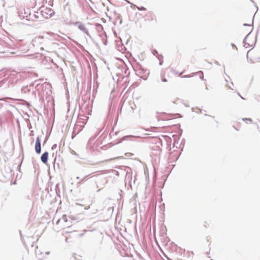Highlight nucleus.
I'll return each mask as SVG.
<instances>
[{
  "label": "nucleus",
  "mask_w": 260,
  "mask_h": 260,
  "mask_svg": "<svg viewBox=\"0 0 260 260\" xmlns=\"http://www.w3.org/2000/svg\"><path fill=\"white\" fill-rule=\"evenodd\" d=\"M141 10H145L144 8H142Z\"/></svg>",
  "instance_id": "9b49d317"
},
{
  "label": "nucleus",
  "mask_w": 260,
  "mask_h": 260,
  "mask_svg": "<svg viewBox=\"0 0 260 260\" xmlns=\"http://www.w3.org/2000/svg\"><path fill=\"white\" fill-rule=\"evenodd\" d=\"M35 150L36 152L39 154L41 152V141L39 137H37L35 144Z\"/></svg>",
  "instance_id": "20e7f679"
},
{
  "label": "nucleus",
  "mask_w": 260,
  "mask_h": 260,
  "mask_svg": "<svg viewBox=\"0 0 260 260\" xmlns=\"http://www.w3.org/2000/svg\"><path fill=\"white\" fill-rule=\"evenodd\" d=\"M254 55V52L252 50H249L247 52V57L249 59L251 62H254V59H253L252 57Z\"/></svg>",
  "instance_id": "423d86ee"
},
{
  "label": "nucleus",
  "mask_w": 260,
  "mask_h": 260,
  "mask_svg": "<svg viewBox=\"0 0 260 260\" xmlns=\"http://www.w3.org/2000/svg\"><path fill=\"white\" fill-rule=\"evenodd\" d=\"M173 115L172 114H167L164 113H160L158 114V119L159 120H169L172 118Z\"/></svg>",
  "instance_id": "7ed1b4c3"
},
{
  "label": "nucleus",
  "mask_w": 260,
  "mask_h": 260,
  "mask_svg": "<svg viewBox=\"0 0 260 260\" xmlns=\"http://www.w3.org/2000/svg\"><path fill=\"white\" fill-rule=\"evenodd\" d=\"M243 120L245 121L247 123H250L252 122V119L251 118H243Z\"/></svg>",
  "instance_id": "0eeeda50"
},
{
  "label": "nucleus",
  "mask_w": 260,
  "mask_h": 260,
  "mask_svg": "<svg viewBox=\"0 0 260 260\" xmlns=\"http://www.w3.org/2000/svg\"><path fill=\"white\" fill-rule=\"evenodd\" d=\"M248 40H249V35H247V36H246V38H245V39H244V42H245V43H247V42L248 41Z\"/></svg>",
  "instance_id": "6e6552de"
},
{
  "label": "nucleus",
  "mask_w": 260,
  "mask_h": 260,
  "mask_svg": "<svg viewBox=\"0 0 260 260\" xmlns=\"http://www.w3.org/2000/svg\"><path fill=\"white\" fill-rule=\"evenodd\" d=\"M129 155H130V156H132V155H133V153H129Z\"/></svg>",
  "instance_id": "9d476101"
},
{
  "label": "nucleus",
  "mask_w": 260,
  "mask_h": 260,
  "mask_svg": "<svg viewBox=\"0 0 260 260\" xmlns=\"http://www.w3.org/2000/svg\"><path fill=\"white\" fill-rule=\"evenodd\" d=\"M48 157V153L47 152H45L42 155V156L41 157L42 161L43 162H44V164H46L47 162Z\"/></svg>",
  "instance_id": "39448f33"
},
{
  "label": "nucleus",
  "mask_w": 260,
  "mask_h": 260,
  "mask_svg": "<svg viewBox=\"0 0 260 260\" xmlns=\"http://www.w3.org/2000/svg\"><path fill=\"white\" fill-rule=\"evenodd\" d=\"M163 82H166L167 80L166 79H162Z\"/></svg>",
  "instance_id": "1a4fd4ad"
},
{
  "label": "nucleus",
  "mask_w": 260,
  "mask_h": 260,
  "mask_svg": "<svg viewBox=\"0 0 260 260\" xmlns=\"http://www.w3.org/2000/svg\"><path fill=\"white\" fill-rule=\"evenodd\" d=\"M76 219L75 217H73L70 215H64L61 218L59 219L58 223L61 225L64 233L69 234L76 232L78 230L75 229L74 225Z\"/></svg>",
  "instance_id": "f257e3e1"
},
{
  "label": "nucleus",
  "mask_w": 260,
  "mask_h": 260,
  "mask_svg": "<svg viewBox=\"0 0 260 260\" xmlns=\"http://www.w3.org/2000/svg\"><path fill=\"white\" fill-rule=\"evenodd\" d=\"M143 19L145 22H153V21H156V17L151 12H147L143 16Z\"/></svg>",
  "instance_id": "f03ea898"
}]
</instances>
